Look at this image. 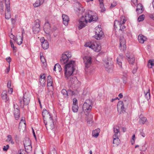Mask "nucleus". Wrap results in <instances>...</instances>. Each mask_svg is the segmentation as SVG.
I'll list each match as a JSON object with an SVG mask.
<instances>
[{
  "label": "nucleus",
  "instance_id": "f257e3e1",
  "mask_svg": "<svg viewBox=\"0 0 154 154\" xmlns=\"http://www.w3.org/2000/svg\"><path fill=\"white\" fill-rule=\"evenodd\" d=\"M98 19V17L97 15H92V11H89L85 14V17L82 16L79 19L78 28L79 29H81L86 25L88 22L89 23L93 21L95 22Z\"/></svg>",
  "mask_w": 154,
  "mask_h": 154
},
{
  "label": "nucleus",
  "instance_id": "f03ea898",
  "mask_svg": "<svg viewBox=\"0 0 154 154\" xmlns=\"http://www.w3.org/2000/svg\"><path fill=\"white\" fill-rule=\"evenodd\" d=\"M75 61L71 60L65 66V74L67 78L72 75L75 70Z\"/></svg>",
  "mask_w": 154,
  "mask_h": 154
},
{
  "label": "nucleus",
  "instance_id": "7ed1b4c3",
  "mask_svg": "<svg viewBox=\"0 0 154 154\" xmlns=\"http://www.w3.org/2000/svg\"><path fill=\"white\" fill-rule=\"evenodd\" d=\"M92 107V100H87L85 101L82 106V109L84 113L88 114L91 111Z\"/></svg>",
  "mask_w": 154,
  "mask_h": 154
},
{
  "label": "nucleus",
  "instance_id": "20e7f679",
  "mask_svg": "<svg viewBox=\"0 0 154 154\" xmlns=\"http://www.w3.org/2000/svg\"><path fill=\"white\" fill-rule=\"evenodd\" d=\"M30 100V94L28 92L25 93L23 94V101L22 100L19 99L20 106L23 108L24 105H27L29 103Z\"/></svg>",
  "mask_w": 154,
  "mask_h": 154
},
{
  "label": "nucleus",
  "instance_id": "39448f33",
  "mask_svg": "<svg viewBox=\"0 0 154 154\" xmlns=\"http://www.w3.org/2000/svg\"><path fill=\"white\" fill-rule=\"evenodd\" d=\"M103 64L105 67L106 70L108 72H112L113 66L111 60L107 58L104 60Z\"/></svg>",
  "mask_w": 154,
  "mask_h": 154
},
{
  "label": "nucleus",
  "instance_id": "423d86ee",
  "mask_svg": "<svg viewBox=\"0 0 154 154\" xmlns=\"http://www.w3.org/2000/svg\"><path fill=\"white\" fill-rule=\"evenodd\" d=\"M72 56L70 52L66 51L63 54L60 59V63L61 64H64L66 63L69 59Z\"/></svg>",
  "mask_w": 154,
  "mask_h": 154
},
{
  "label": "nucleus",
  "instance_id": "0eeeda50",
  "mask_svg": "<svg viewBox=\"0 0 154 154\" xmlns=\"http://www.w3.org/2000/svg\"><path fill=\"white\" fill-rule=\"evenodd\" d=\"M84 62L85 65V69L86 71L88 72V69L91 68V58L90 56H85L83 58Z\"/></svg>",
  "mask_w": 154,
  "mask_h": 154
},
{
  "label": "nucleus",
  "instance_id": "6e6552de",
  "mask_svg": "<svg viewBox=\"0 0 154 154\" xmlns=\"http://www.w3.org/2000/svg\"><path fill=\"white\" fill-rule=\"evenodd\" d=\"M95 38L97 40L102 39L104 37V33L102 31V29L99 26L95 28Z\"/></svg>",
  "mask_w": 154,
  "mask_h": 154
},
{
  "label": "nucleus",
  "instance_id": "1a4fd4ad",
  "mask_svg": "<svg viewBox=\"0 0 154 154\" xmlns=\"http://www.w3.org/2000/svg\"><path fill=\"white\" fill-rule=\"evenodd\" d=\"M85 45L86 46L89 47L97 52L100 51L101 49V46L96 43H93L91 44L87 43Z\"/></svg>",
  "mask_w": 154,
  "mask_h": 154
},
{
  "label": "nucleus",
  "instance_id": "9d476101",
  "mask_svg": "<svg viewBox=\"0 0 154 154\" xmlns=\"http://www.w3.org/2000/svg\"><path fill=\"white\" fill-rule=\"evenodd\" d=\"M40 22L39 20L38 19L35 21V24L32 27V31L34 33H37L39 32L40 30Z\"/></svg>",
  "mask_w": 154,
  "mask_h": 154
},
{
  "label": "nucleus",
  "instance_id": "9b49d317",
  "mask_svg": "<svg viewBox=\"0 0 154 154\" xmlns=\"http://www.w3.org/2000/svg\"><path fill=\"white\" fill-rule=\"evenodd\" d=\"M69 81V83H71L72 85H74V86L75 85L76 87H79L80 85V82H79L77 79L76 77H70Z\"/></svg>",
  "mask_w": 154,
  "mask_h": 154
},
{
  "label": "nucleus",
  "instance_id": "f8f14e48",
  "mask_svg": "<svg viewBox=\"0 0 154 154\" xmlns=\"http://www.w3.org/2000/svg\"><path fill=\"white\" fill-rule=\"evenodd\" d=\"M10 38L13 39L14 41L16 42L19 45H21L23 42V37L21 36H19L18 38H16L15 36L12 33L9 35Z\"/></svg>",
  "mask_w": 154,
  "mask_h": 154
},
{
  "label": "nucleus",
  "instance_id": "ddd939ff",
  "mask_svg": "<svg viewBox=\"0 0 154 154\" xmlns=\"http://www.w3.org/2000/svg\"><path fill=\"white\" fill-rule=\"evenodd\" d=\"M125 40L123 37L121 38L120 39L119 48L122 51H124L126 49Z\"/></svg>",
  "mask_w": 154,
  "mask_h": 154
},
{
  "label": "nucleus",
  "instance_id": "4468645a",
  "mask_svg": "<svg viewBox=\"0 0 154 154\" xmlns=\"http://www.w3.org/2000/svg\"><path fill=\"white\" fill-rule=\"evenodd\" d=\"M120 108L121 109V112H120V114H121L122 113H124L125 112V109L124 106V103L123 102L121 101H119L117 105V109L118 110Z\"/></svg>",
  "mask_w": 154,
  "mask_h": 154
},
{
  "label": "nucleus",
  "instance_id": "2eb2a0df",
  "mask_svg": "<svg viewBox=\"0 0 154 154\" xmlns=\"http://www.w3.org/2000/svg\"><path fill=\"white\" fill-rule=\"evenodd\" d=\"M42 116L44 120L45 119H51L52 118V117L51 116L50 114L45 109H43ZM44 121H45L44 120Z\"/></svg>",
  "mask_w": 154,
  "mask_h": 154
},
{
  "label": "nucleus",
  "instance_id": "dca6fc26",
  "mask_svg": "<svg viewBox=\"0 0 154 154\" xmlns=\"http://www.w3.org/2000/svg\"><path fill=\"white\" fill-rule=\"evenodd\" d=\"M42 46L43 48L45 49H47L49 47V43L47 40H45L43 38L41 39Z\"/></svg>",
  "mask_w": 154,
  "mask_h": 154
},
{
  "label": "nucleus",
  "instance_id": "f3484780",
  "mask_svg": "<svg viewBox=\"0 0 154 154\" xmlns=\"http://www.w3.org/2000/svg\"><path fill=\"white\" fill-rule=\"evenodd\" d=\"M143 7V5L141 3H139L137 5L136 11L138 14H140L143 12L144 10Z\"/></svg>",
  "mask_w": 154,
  "mask_h": 154
},
{
  "label": "nucleus",
  "instance_id": "a211bd4d",
  "mask_svg": "<svg viewBox=\"0 0 154 154\" xmlns=\"http://www.w3.org/2000/svg\"><path fill=\"white\" fill-rule=\"evenodd\" d=\"M123 59V56L122 54H120L119 57L117 58V63L120 67H122V61Z\"/></svg>",
  "mask_w": 154,
  "mask_h": 154
},
{
  "label": "nucleus",
  "instance_id": "6ab92c4d",
  "mask_svg": "<svg viewBox=\"0 0 154 154\" xmlns=\"http://www.w3.org/2000/svg\"><path fill=\"white\" fill-rule=\"evenodd\" d=\"M62 19L63 21V23L65 26H67L69 20V18L68 16L65 14H63L62 16Z\"/></svg>",
  "mask_w": 154,
  "mask_h": 154
},
{
  "label": "nucleus",
  "instance_id": "aec40b11",
  "mask_svg": "<svg viewBox=\"0 0 154 154\" xmlns=\"http://www.w3.org/2000/svg\"><path fill=\"white\" fill-rule=\"evenodd\" d=\"M45 29H44V31L45 32L47 33L48 34V35L50 36V35L49 33V31L51 30V27L50 25V24L48 22H47L45 23Z\"/></svg>",
  "mask_w": 154,
  "mask_h": 154
},
{
  "label": "nucleus",
  "instance_id": "412c9836",
  "mask_svg": "<svg viewBox=\"0 0 154 154\" xmlns=\"http://www.w3.org/2000/svg\"><path fill=\"white\" fill-rule=\"evenodd\" d=\"M78 6V8H76L75 10L77 12H78L79 14H82L83 13L85 10L81 6V4L79 3H77Z\"/></svg>",
  "mask_w": 154,
  "mask_h": 154
},
{
  "label": "nucleus",
  "instance_id": "4be33fe9",
  "mask_svg": "<svg viewBox=\"0 0 154 154\" xmlns=\"http://www.w3.org/2000/svg\"><path fill=\"white\" fill-rule=\"evenodd\" d=\"M5 6L6 8L7 9V12L5 14V18L7 20H8L11 18V14L10 13V5H9V8H7L6 6Z\"/></svg>",
  "mask_w": 154,
  "mask_h": 154
},
{
  "label": "nucleus",
  "instance_id": "5701e85b",
  "mask_svg": "<svg viewBox=\"0 0 154 154\" xmlns=\"http://www.w3.org/2000/svg\"><path fill=\"white\" fill-rule=\"evenodd\" d=\"M146 39V37L141 34H140L138 36V40L139 42L141 43H143L144 41Z\"/></svg>",
  "mask_w": 154,
  "mask_h": 154
},
{
  "label": "nucleus",
  "instance_id": "b1692460",
  "mask_svg": "<svg viewBox=\"0 0 154 154\" xmlns=\"http://www.w3.org/2000/svg\"><path fill=\"white\" fill-rule=\"evenodd\" d=\"M45 0H37L35 3L33 4L35 7H38L42 5Z\"/></svg>",
  "mask_w": 154,
  "mask_h": 154
},
{
  "label": "nucleus",
  "instance_id": "393cba45",
  "mask_svg": "<svg viewBox=\"0 0 154 154\" xmlns=\"http://www.w3.org/2000/svg\"><path fill=\"white\" fill-rule=\"evenodd\" d=\"M2 99L5 100V101H7L9 100V98L7 97V92L6 91H3L1 95Z\"/></svg>",
  "mask_w": 154,
  "mask_h": 154
},
{
  "label": "nucleus",
  "instance_id": "a878e982",
  "mask_svg": "<svg viewBox=\"0 0 154 154\" xmlns=\"http://www.w3.org/2000/svg\"><path fill=\"white\" fill-rule=\"evenodd\" d=\"M128 60L130 64H133L135 60V57L133 55H131L128 57Z\"/></svg>",
  "mask_w": 154,
  "mask_h": 154
},
{
  "label": "nucleus",
  "instance_id": "bb28decb",
  "mask_svg": "<svg viewBox=\"0 0 154 154\" xmlns=\"http://www.w3.org/2000/svg\"><path fill=\"white\" fill-rule=\"evenodd\" d=\"M113 138V143L118 145V144L119 143V141L118 136H117L116 135H114Z\"/></svg>",
  "mask_w": 154,
  "mask_h": 154
},
{
  "label": "nucleus",
  "instance_id": "cd10ccee",
  "mask_svg": "<svg viewBox=\"0 0 154 154\" xmlns=\"http://www.w3.org/2000/svg\"><path fill=\"white\" fill-rule=\"evenodd\" d=\"M100 130L99 128H97L94 130L92 131V135L93 137H97L99 135L100 132Z\"/></svg>",
  "mask_w": 154,
  "mask_h": 154
},
{
  "label": "nucleus",
  "instance_id": "c85d7f7f",
  "mask_svg": "<svg viewBox=\"0 0 154 154\" xmlns=\"http://www.w3.org/2000/svg\"><path fill=\"white\" fill-rule=\"evenodd\" d=\"M14 116L16 120L18 119L20 115V111L19 109H15L14 111Z\"/></svg>",
  "mask_w": 154,
  "mask_h": 154
},
{
  "label": "nucleus",
  "instance_id": "c756f323",
  "mask_svg": "<svg viewBox=\"0 0 154 154\" xmlns=\"http://www.w3.org/2000/svg\"><path fill=\"white\" fill-rule=\"evenodd\" d=\"M93 116L92 114L89 115L88 117L87 118V123L88 124H91L93 122Z\"/></svg>",
  "mask_w": 154,
  "mask_h": 154
},
{
  "label": "nucleus",
  "instance_id": "7c9ffc66",
  "mask_svg": "<svg viewBox=\"0 0 154 154\" xmlns=\"http://www.w3.org/2000/svg\"><path fill=\"white\" fill-rule=\"evenodd\" d=\"M25 140V141L24 143V146H31V141L29 138H26Z\"/></svg>",
  "mask_w": 154,
  "mask_h": 154
},
{
  "label": "nucleus",
  "instance_id": "2f4dec72",
  "mask_svg": "<svg viewBox=\"0 0 154 154\" xmlns=\"http://www.w3.org/2000/svg\"><path fill=\"white\" fill-rule=\"evenodd\" d=\"M48 123L49 124L50 128L52 130L54 128V125L53 121L52 118L51 119H49Z\"/></svg>",
  "mask_w": 154,
  "mask_h": 154
},
{
  "label": "nucleus",
  "instance_id": "473e14b6",
  "mask_svg": "<svg viewBox=\"0 0 154 154\" xmlns=\"http://www.w3.org/2000/svg\"><path fill=\"white\" fill-rule=\"evenodd\" d=\"M120 20L119 21L121 25L124 24L126 21L125 17L124 16H121L120 17Z\"/></svg>",
  "mask_w": 154,
  "mask_h": 154
},
{
  "label": "nucleus",
  "instance_id": "72a5a7b5",
  "mask_svg": "<svg viewBox=\"0 0 154 154\" xmlns=\"http://www.w3.org/2000/svg\"><path fill=\"white\" fill-rule=\"evenodd\" d=\"M146 120V118L145 117H140L139 122L140 124H144Z\"/></svg>",
  "mask_w": 154,
  "mask_h": 154
},
{
  "label": "nucleus",
  "instance_id": "f704fd0d",
  "mask_svg": "<svg viewBox=\"0 0 154 154\" xmlns=\"http://www.w3.org/2000/svg\"><path fill=\"white\" fill-rule=\"evenodd\" d=\"M25 150V152H29L31 151L32 150V146H24Z\"/></svg>",
  "mask_w": 154,
  "mask_h": 154
},
{
  "label": "nucleus",
  "instance_id": "c9c22d12",
  "mask_svg": "<svg viewBox=\"0 0 154 154\" xmlns=\"http://www.w3.org/2000/svg\"><path fill=\"white\" fill-rule=\"evenodd\" d=\"M4 4L2 2H0V12L2 14L4 11Z\"/></svg>",
  "mask_w": 154,
  "mask_h": 154
},
{
  "label": "nucleus",
  "instance_id": "e433bc0d",
  "mask_svg": "<svg viewBox=\"0 0 154 154\" xmlns=\"http://www.w3.org/2000/svg\"><path fill=\"white\" fill-rule=\"evenodd\" d=\"M79 107L78 105L72 106V110L74 112H77L78 110Z\"/></svg>",
  "mask_w": 154,
  "mask_h": 154
},
{
  "label": "nucleus",
  "instance_id": "4c0bfd02",
  "mask_svg": "<svg viewBox=\"0 0 154 154\" xmlns=\"http://www.w3.org/2000/svg\"><path fill=\"white\" fill-rule=\"evenodd\" d=\"M121 25V24L119 22V20H115L114 23V26L115 28H117L118 27V26H119Z\"/></svg>",
  "mask_w": 154,
  "mask_h": 154
},
{
  "label": "nucleus",
  "instance_id": "58836bf2",
  "mask_svg": "<svg viewBox=\"0 0 154 154\" xmlns=\"http://www.w3.org/2000/svg\"><path fill=\"white\" fill-rule=\"evenodd\" d=\"M7 140H8L9 142H10L12 144H14V142L13 140L11 135H8V136H7Z\"/></svg>",
  "mask_w": 154,
  "mask_h": 154
},
{
  "label": "nucleus",
  "instance_id": "ea45409f",
  "mask_svg": "<svg viewBox=\"0 0 154 154\" xmlns=\"http://www.w3.org/2000/svg\"><path fill=\"white\" fill-rule=\"evenodd\" d=\"M61 92L63 95L64 96V97H66L68 95L67 91L65 89H62Z\"/></svg>",
  "mask_w": 154,
  "mask_h": 154
},
{
  "label": "nucleus",
  "instance_id": "a19ab883",
  "mask_svg": "<svg viewBox=\"0 0 154 154\" xmlns=\"http://www.w3.org/2000/svg\"><path fill=\"white\" fill-rule=\"evenodd\" d=\"M145 17L144 14H142L139 16L138 18V21L140 22L143 21Z\"/></svg>",
  "mask_w": 154,
  "mask_h": 154
},
{
  "label": "nucleus",
  "instance_id": "79ce46f5",
  "mask_svg": "<svg viewBox=\"0 0 154 154\" xmlns=\"http://www.w3.org/2000/svg\"><path fill=\"white\" fill-rule=\"evenodd\" d=\"M100 8L101 9V12H103L105 11V8L104 6L103 3H100Z\"/></svg>",
  "mask_w": 154,
  "mask_h": 154
},
{
  "label": "nucleus",
  "instance_id": "37998d69",
  "mask_svg": "<svg viewBox=\"0 0 154 154\" xmlns=\"http://www.w3.org/2000/svg\"><path fill=\"white\" fill-rule=\"evenodd\" d=\"M113 131L115 133V134L114 135H116L117 136H118V134L119 132V129L115 127H114Z\"/></svg>",
  "mask_w": 154,
  "mask_h": 154
},
{
  "label": "nucleus",
  "instance_id": "c03bdc74",
  "mask_svg": "<svg viewBox=\"0 0 154 154\" xmlns=\"http://www.w3.org/2000/svg\"><path fill=\"white\" fill-rule=\"evenodd\" d=\"M145 96L146 99L148 100L150 98V93L149 92V90H148V91L145 94Z\"/></svg>",
  "mask_w": 154,
  "mask_h": 154
},
{
  "label": "nucleus",
  "instance_id": "a18cd8bd",
  "mask_svg": "<svg viewBox=\"0 0 154 154\" xmlns=\"http://www.w3.org/2000/svg\"><path fill=\"white\" fill-rule=\"evenodd\" d=\"M55 66H56L57 70L59 72H60L61 71L62 69L59 64L58 63H56L55 64Z\"/></svg>",
  "mask_w": 154,
  "mask_h": 154
},
{
  "label": "nucleus",
  "instance_id": "49530a36",
  "mask_svg": "<svg viewBox=\"0 0 154 154\" xmlns=\"http://www.w3.org/2000/svg\"><path fill=\"white\" fill-rule=\"evenodd\" d=\"M131 5L132 6H136L137 4V0H131Z\"/></svg>",
  "mask_w": 154,
  "mask_h": 154
},
{
  "label": "nucleus",
  "instance_id": "de8ad7c7",
  "mask_svg": "<svg viewBox=\"0 0 154 154\" xmlns=\"http://www.w3.org/2000/svg\"><path fill=\"white\" fill-rule=\"evenodd\" d=\"M119 27H120L119 30L122 31V32H123L124 29L126 28V26L124 25L123 24H122L120 25Z\"/></svg>",
  "mask_w": 154,
  "mask_h": 154
},
{
  "label": "nucleus",
  "instance_id": "09e8293b",
  "mask_svg": "<svg viewBox=\"0 0 154 154\" xmlns=\"http://www.w3.org/2000/svg\"><path fill=\"white\" fill-rule=\"evenodd\" d=\"M75 105H78V101L76 98H74L73 100L72 106Z\"/></svg>",
  "mask_w": 154,
  "mask_h": 154
},
{
  "label": "nucleus",
  "instance_id": "8fccbe9b",
  "mask_svg": "<svg viewBox=\"0 0 154 154\" xmlns=\"http://www.w3.org/2000/svg\"><path fill=\"white\" fill-rule=\"evenodd\" d=\"M149 63L151 65V66L149 67H149L150 68H151L152 66H154V60H149Z\"/></svg>",
  "mask_w": 154,
  "mask_h": 154
},
{
  "label": "nucleus",
  "instance_id": "3c124183",
  "mask_svg": "<svg viewBox=\"0 0 154 154\" xmlns=\"http://www.w3.org/2000/svg\"><path fill=\"white\" fill-rule=\"evenodd\" d=\"M17 154H26L25 151L23 149H20L18 150Z\"/></svg>",
  "mask_w": 154,
  "mask_h": 154
},
{
  "label": "nucleus",
  "instance_id": "603ef678",
  "mask_svg": "<svg viewBox=\"0 0 154 154\" xmlns=\"http://www.w3.org/2000/svg\"><path fill=\"white\" fill-rule=\"evenodd\" d=\"M9 148V145L7 144L6 146H4L3 148V151H7Z\"/></svg>",
  "mask_w": 154,
  "mask_h": 154
},
{
  "label": "nucleus",
  "instance_id": "864d4df0",
  "mask_svg": "<svg viewBox=\"0 0 154 154\" xmlns=\"http://www.w3.org/2000/svg\"><path fill=\"white\" fill-rule=\"evenodd\" d=\"M10 44L11 46V47L14 50H16L17 49V48L16 47H15L14 46V45L12 41L11 40L10 41Z\"/></svg>",
  "mask_w": 154,
  "mask_h": 154
},
{
  "label": "nucleus",
  "instance_id": "5fc2aeb1",
  "mask_svg": "<svg viewBox=\"0 0 154 154\" xmlns=\"http://www.w3.org/2000/svg\"><path fill=\"white\" fill-rule=\"evenodd\" d=\"M40 59L41 62L44 63L46 62L45 59L43 55H41Z\"/></svg>",
  "mask_w": 154,
  "mask_h": 154
},
{
  "label": "nucleus",
  "instance_id": "6e6d98bb",
  "mask_svg": "<svg viewBox=\"0 0 154 154\" xmlns=\"http://www.w3.org/2000/svg\"><path fill=\"white\" fill-rule=\"evenodd\" d=\"M68 94H69L70 95L74 94V92L71 90H68L67 91Z\"/></svg>",
  "mask_w": 154,
  "mask_h": 154
},
{
  "label": "nucleus",
  "instance_id": "4d7b16f0",
  "mask_svg": "<svg viewBox=\"0 0 154 154\" xmlns=\"http://www.w3.org/2000/svg\"><path fill=\"white\" fill-rule=\"evenodd\" d=\"M47 82H53L51 76L49 75L47 78Z\"/></svg>",
  "mask_w": 154,
  "mask_h": 154
},
{
  "label": "nucleus",
  "instance_id": "13d9d810",
  "mask_svg": "<svg viewBox=\"0 0 154 154\" xmlns=\"http://www.w3.org/2000/svg\"><path fill=\"white\" fill-rule=\"evenodd\" d=\"M10 3V0H5V6H6L7 8L9 7Z\"/></svg>",
  "mask_w": 154,
  "mask_h": 154
},
{
  "label": "nucleus",
  "instance_id": "bf43d9fd",
  "mask_svg": "<svg viewBox=\"0 0 154 154\" xmlns=\"http://www.w3.org/2000/svg\"><path fill=\"white\" fill-rule=\"evenodd\" d=\"M49 154H57V152L55 149H53Z\"/></svg>",
  "mask_w": 154,
  "mask_h": 154
},
{
  "label": "nucleus",
  "instance_id": "052dcab7",
  "mask_svg": "<svg viewBox=\"0 0 154 154\" xmlns=\"http://www.w3.org/2000/svg\"><path fill=\"white\" fill-rule=\"evenodd\" d=\"M145 145L144 144L143 146H142V149H140V151H145L146 149V147Z\"/></svg>",
  "mask_w": 154,
  "mask_h": 154
},
{
  "label": "nucleus",
  "instance_id": "680f3d73",
  "mask_svg": "<svg viewBox=\"0 0 154 154\" xmlns=\"http://www.w3.org/2000/svg\"><path fill=\"white\" fill-rule=\"evenodd\" d=\"M14 110H15V109H19L20 108L18 105L14 104Z\"/></svg>",
  "mask_w": 154,
  "mask_h": 154
},
{
  "label": "nucleus",
  "instance_id": "e2e57ef3",
  "mask_svg": "<svg viewBox=\"0 0 154 154\" xmlns=\"http://www.w3.org/2000/svg\"><path fill=\"white\" fill-rule=\"evenodd\" d=\"M137 67H136L135 68H134L132 71V72L133 74L137 72Z\"/></svg>",
  "mask_w": 154,
  "mask_h": 154
},
{
  "label": "nucleus",
  "instance_id": "0e129e2a",
  "mask_svg": "<svg viewBox=\"0 0 154 154\" xmlns=\"http://www.w3.org/2000/svg\"><path fill=\"white\" fill-rule=\"evenodd\" d=\"M6 60L9 63V64H10V63L11 61V59L10 57H8L6 58Z\"/></svg>",
  "mask_w": 154,
  "mask_h": 154
},
{
  "label": "nucleus",
  "instance_id": "69168bd1",
  "mask_svg": "<svg viewBox=\"0 0 154 154\" xmlns=\"http://www.w3.org/2000/svg\"><path fill=\"white\" fill-rule=\"evenodd\" d=\"M40 79H41V81L42 80V79H45V74H43L42 75H41Z\"/></svg>",
  "mask_w": 154,
  "mask_h": 154
},
{
  "label": "nucleus",
  "instance_id": "338daca9",
  "mask_svg": "<svg viewBox=\"0 0 154 154\" xmlns=\"http://www.w3.org/2000/svg\"><path fill=\"white\" fill-rule=\"evenodd\" d=\"M140 134L143 137H144L145 136V134L143 132V130L140 131Z\"/></svg>",
  "mask_w": 154,
  "mask_h": 154
},
{
  "label": "nucleus",
  "instance_id": "774afa93",
  "mask_svg": "<svg viewBox=\"0 0 154 154\" xmlns=\"http://www.w3.org/2000/svg\"><path fill=\"white\" fill-rule=\"evenodd\" d=\"M149 16L150 18L154 20V14H150Z\"/></svg>",
  "mask_w": 154,
  "mask_h": 154
}]
</instances>
